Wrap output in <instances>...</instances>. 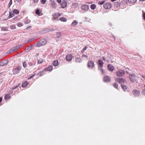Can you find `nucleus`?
I'll return each mask as SVG.
<instances>
[{
	"label": "nucleus",
	"mask_w": 145,
	"mask_h": 145,
	"mask_svg": "<svg viewBox=\"0 0 145 145\" xmlns=\"http://www.w3.org/2000/svg\"><path fill=\"white\" fill-rule=\"evenodd\" d=\"M47 43V40L46 39H42L40 40L36 45V46L39 47Z\"/></svg>",
	"instance_id": "1"
},
{
	"label": "nucleus",
	"mask_w": 145,
	"mask_h": 145,
	"mask_svg": "<svg viewBox=\"0 0 145 145\" xmlns=\"http://www.w3.org/2000/svg\"><path fill=\"white\" fill-rule=\"evenodd\" d=\"M129 78L131 81L133 82H135L137 80V77L134 74H131L129 73Z\"/></svg>",
	"instance_id": "2"
},
{
	"label": "nucleus",
	"mask_w": 145,
	"mask_h": 145,
	"mask_svg": "<svg viewBox=\"0 0 145 145\" xmlns=\"http://www.w3.org/2000/svg\"><path fill=\"white\" fill-rule=\"evenodd\" d=\"M125 73V71L122 70L118 71L116 73V76L118 77L123 76L124 75Z\"/></svg>",
	"instance_id": "3"
},
{
	"label": "nucleus",
	"mask_w": 145,
	"mask_h": 145,
	"mask_svg": "<svg viewBox=\"0 0 145 145\" xmlns=\"http://www.w3.org/2000/svg\"><path fill=\"white\" fill-rule=\"evenodd\" d=\"M94 67V62L92 60H89L88 63V67L90 69H93Z\"/></svg>",
	"instance_id": "4"
},
{
	"label": "nucleus",
	"mask_w": 145,
	"mask_h": 145,
	"mask_svg": "<svg viewBox=\"0 0 145 145\" xmlns=\"http://www.w3.org/2000/svg\"><path fill=\"white\" fill-rule=\"evenodd\" d=\"M115 81L119 83H124L125 82V80L122 78H118L115 79Z\"/></svg>",
	"instance_id": "5"
},
{
	"label": "nucleus",
	"mask_w": 145,
	"mask_h": 145,
	"mask_svg": "<svg viewBox=\"0 0 145 145\" xmlns=\"http://www.w3.org/2000/svg\"><path fill=\"white\" fill-rule=\"evenodd\" d=\"M22 46V45L21 44L19 45L16 46H14V47L12 48L11 49H10V50H9V51H10V52H12L14 51H16L17 50L19 49Z\"/></svg>",
	"instance_id": "6"
},
{
	"label": "nucleus",
	"mask_w": 145,
	"mask_h": 145,
	"mask_svg": "<svg viewBox=\"0 0 145 145\" xmlns=\"http://www.w3.org/2000/svg\"><path fill=\"white\" fill-rule=\"evenodd\" d=\"M54 31V29L50 28H44L41 30V32L44 33L50 31Z\"/></svg>",
	"instance_id": "7"
},
{
	"label": "nucleus",
	"mask_w": 145,
	"mask_h": 145,
	"mask_svg": "<svg viewBox=\"0 0 145 145\" xmlns=\"http://www.w3.org/2000/svg\"><path fill=\"white\" fill-rule=\"evenodd\" d=\"M103 81L105 82H109L111 80V78L108 76L106 75L103 77Z\"/></svg>",
	"instance_id": "8"
},
{
	"label": "nucleus",
	"mask_w": 145,
	"mask_h": 145,
	"mask_svg": "<svg viewBox=\"0 0 145 145\" xmlns=\"http://www.w3.org/2000/svg\"><path fill=\"white\" fill-rule=\"evenodd\" d=\"M8 63V60L5 59L3 60H1L0 61V66H2L7 65Z\"/></svg>",
	"instance_id": "9"
},
{
	"label": "nucleus",
	"mask_w": 145,
	"mask_h": 145,
	"mask_svg": "<svg viewBox=\"0 0 145 145\" xmlns=\"http://www.w3.org/2000/svg\"><path fill=\"white\" fill-rule=\"evenodd\" d=\"M133 94L135 97H138L140 94V91L137 89H134L133 91Z\"/></svg>",
	"instance_id": "10"
},
{
	"label": "nucleus",
	"mask_w": 145,
	"mask_h": 145,
	"mask_svg": "<svg viewBox=\"0 0 145 145\" xmlns=\"http://www.w3.org/2000/svg\"><path fill=\"white\" fill-rule=\"evenodd\" d=\"M21 67H18L17 68L13 69V74H17L21 70Z\"/></svg>",
	"instance_id": "11"
},
{
	"label": "nucleus",
	"mask_w": 145,
	"mask_h": 145,
	"mask_svg": "<svg viewBox=\"0 0 145 145\" xmlns=\"http://www.w3.org/2000/svg\"><path fill=\"white\" fill-rule=\"evenodd\" d=\"M104 7L106 9H110L111 7V4L109 3H106L103 5Z\"/></svg>",
	"instance_id": "12"
},
{
	"label": "nucleus",
	"mask_w": 145,
	"mask_h": 145,
	"mask_svg": "<svg viewBox=\"0 0 145 145\" xmlns=\"http://www.w3.org/2000/svg\"><path fill=\"white\" fill-rule=\"evenodd\" d=\"M107 67L108 70L110 71H113L115 69L114 67L110 64L108 65Z\"/></svg>",
	"instance_id": "13"
},
{
	"label": "nucleus",
	"mask_w": 145,
	"mask_h": 145,
	"mask_svg": "<svg viewBox=\"0 0 145 145\" xmlns=\"http://www.w3.org/2000/svg\"><path fill=\"white\" fill-rule=\"evenodd\" d=\"M89 8V6L88 5H82L81 7V8L83 10L87 11Z\"/></svg>",
	"instance_id": "14"
},
{
	"label": "nucleus",
	"mask_w": 145,
	"mask_h": 145,
	"mask_svg": "<svg viewBox=\"0 0 145 145\" xmlns=\"http://www.w3.org/2000/svg\"><path fill=\"white\" fill-rule=\"evenodd\" d=\"M72 57L71 54H67L66 57V59L68 61H70L71 60Z\"/></svg>",
	"instance_id": "15"
},
{
	"label": "nucleus",
	"mask_w": 145,
	"mask_h": 145,
	"mask_svg": "<svg viewBox=\"0 0 145 145\" xmlns=\"http://www.w3.org/2000/svg\"><path fill=\"white\" fill-rule=\"evenodd\" d=\"M53 66L52 65L49 66L47 68L44 69V71H51L52 70Z\"/></svg>",
	"instance_id": "16"
},
{
	"label": "nucleus",
	"mask_w": 145,
	"mask_h": 145,
	"mask_svg": "<svg viewBox=\"0 0 145 145\" xmlns=\"http://www.w3.org/2000/svg\"><path fill=\"white\" fill-rule=\"evenodd\" d=\"M67 3L65 1L63 2L61 4V7L63 8H65L67 6Z\"/></svg>",
	"instance_id": "17"
},
{
	"label": "nucleus",
	"mask_w": 145,
	"mask_h": 145,
	"mask_svg": "<svg viewBox=\"0 0 145 145\" xmlns=\"http://www.w3.org/2000/svg\"><path fill=\"white\" fill-rule=\"evenodd\" d=\"M121 86L122 88L125 91H126L128 88V87H127L124 84H122L121 85Z\"/></svg>",
	"instance_id": "18"
},
{
	"label": "nucleus",
	"mask_w": 145,
	"mask_h": 145,
	"mask_svg": "<svg viewBox=\"0 0 145 145\" xmlns=\"http://www.w3.org/2000/svg\"><path fill=\"white\" fill-rule=\"evenodd\" d=\"M45 71H44V70L43 71H41L39 72V73H38L37 74V75L40 76H42L43 74H44V72Z\"/></svg>",
	"instance_id": "19"
},
{
	"label": "nucleus",
	"mask_w": 145,
	"mask_h": 145,
	"mask_svg": "<svg viewBox=\"0 0 145 145\" xmlns=\"http://www.w3.org/2000/svg\"><path fill=\"white\" fill-rule=\"evenodd\" d=\"M104 63L103 61L100 59H99L98 61V64L100 67H102L103 66Z\"/></svg>",
	"instance_id": "20"
},
{
	"label": "nucleus",
	"mask_w": 145,
	"mask_h": 145,
	"mask_svg": "<svg viewBox=\"0 0 145 145\" xmlns=\"http://www.w3.org/2000/svg\"><path fill=\"white\" fill-rule=\"evenodd\" d=\"M59 20L63 22H65L67 21V19L64 17H60L59 18Z\"/></svg>",
	"instance_id": "21"
},
{
	"label": "nucleus",
	"mask_w": 145,
	"mask_h": 145,
	"mask_svg": "<svg viewBox=\"0 0 145 145\" xmlns=\"http://www.w3.org/2000/svg\"><path fill=\"white\" fill-rule=\"evenodd\" d=\"M59 63L57 60H55L53 62V64L55 66H56L58 65Z\"/></svg>",
	"instance_id": "22"
},
{
	"label": "nucleus",
	"mask_w": 145,
	"mask_h": 145,
	"mask_svg": "<svg viewBox=\"0 0 145 145\" xmlns=\"http://www.w3.org/2000/svg\"><path fill=\"white\" fill-rule=\"evenodd\" d=\"M12 12L14 14H18L20 12L18 10L14 9L13 10Z\"/></svg>",
	"instance_id": "23"
},
{
	"label": "nucleus",
	"mask_w": 145,
	"mask_h": 145,
	"mask_svg": "<svg viewBox=\"0 0 145 145\" xmlns=\"http://www.w3.org/2000/svg\"><path fill=\"white\" fill-rule=\"evenodd\" d=\"M52 7L54 8H56V7L57 5L56 3L55 2H53L52 3Z\"/></svg>",
	"instance_id": "24"
},
{
	"label": "nucleus",
	"mask_w": 145,
	"mask_h": 145,
	"mask_svg": "<svg viewBox=\"0 0 145 145\" xmlns=\"http://www.w3.org/2000/svg\"><path fill=\"white\" fill-rule=\"evenodd\" d=\"M27 60L25 61L24 62H23V67L25 68L27 67Z\"/></svg>",
	"instance_id": "25"
},
{
	"label": "nucleus",
	"mask_w": 145,
	"mask_h": 145,
	"mask_svg": "<svg viewBox=\"0 0 145 145\" xmlns=\"http://www.w3.org/2000/svg\"><path fill=\"white\" fill-rule=\"evenodd\" d=\"M75 61L76 62L80 63L82 62V60L80 57H77L75 59Z\"/></svg>",
	"instance_id": "26"
},
{
	"label": "nucleus",
	"mask_w": 145,
	"mask_h": 145,
	"mask_svg": "<svg viewBox=\"0 0 145 145\" xmlns=\"http://www.w3.org/2000/svg\"><path fill=\"white\" fill-rule=\"evenodd\" d=\"M28 84V82L25 81L22 84V86L24 88H25L26 87Z\"/></svg>",
	"instance_id": "27"
},
{
	"label": "nucleus",
	"mask_w": 145,
	"mask_h": 145,
	"mask_svg": "<svg viewBox=\"0 0 145 145\" xmlns=\"http://www.w3.org/2000/svg\"><path fill=\"white\" fill-rule=\"evenodd\" d=\"M114 5L116 7H119L120 5V3L118 2H116L114 3Z\"/></svg>",
	"instance_id": "28"
},
{
	"label": "nucleus",
	"mask_w": 145,
	"mask_h": 145,
	"mask_svg": "<svg viewBox=\"0 0 145 145\" xmlns=\"http://www.w3.org/2000/svg\"><path fill=\"white\" fill-rule=\"evenodd\" d=\"M90 8L92 10L95 9L96 8V5L95 4H92L90 5Z\"/></svg>",
	"instance_id": "29"
},
{
	"label": "nucleus",
	"mask_w": 145,
	"mask_h": 145,
	"mask_svg": "<svg viewBox=\"0 0 145 145\" xmlns=\"http://www.w3.org/2000/svg\"><path fill=\"white\" fill-rule=\"evenodd\" d=\"M30 21V20H29L27 18H26L24 20V22L25 24H28L29 23Z\"/></svg>",
	"instance_id": "30"
},
{
	"label": "nucleus",
	"mask_w": 145,
	"mask_h": 145,
	"mask_svg": "<svg viewBox=\"0 0 145 145\" xmlns=\"http://www.w3.org/2000/svg\"><path fill=\"white\" fill-rule=\"evenodd\" d=\"M137 0H128L129 3L131 4H133L136 2Z\"/></svg>",
	"instance_id": "31"
},
{
	"label": "nucleus",
	"mask_w": 145,
	"mask_h": 145,
	"mask_svg": "<svg viewBox=\"0 0 145 145\" xmlns=\"http://www.w3.org/2000/svg\"><path fill=\"white\" fill-rule=\"evenodd\" d=\"M52 16L53 17L54 19L56 20L57 18V13H54L52 15Z\"/></svg>",
	"instance_id": "32"
},
{
	"label": "nucleus",
	"mask_w": 145,
	"mask_h": 145,
	"mask_svg": "<svg viewBox=\"0 0 145 145\" xmlns=\"http://www.w3.org/2000/svg\"><path fill=\"white\" fill-rule=\"evenodd\" d=\"M8 28L7 27H1V30L3 31H7L8 30Z\"/></svg>",
	"instance_id": "33"
},
{
	"label": "nucleus",
	"mask_w": 145,
	"mask_h": 145,
	"mask_svg": "<svg viewBox=\"0 0 145 145\" xmlns=\"http://www.w3.org/2000/svg\"><path fill=\"white\" fill-rule=\"evenodd\" d=\"M14 14L13 13H12L11 12H10L9 15L8 16V18H11L13 17V16H14Z\"/></svg>",
	"instance_id": "34"
},
{
	"label": "nucleus",
	"mask_w": 145,
	"mask_h": 145,
	"mask_svg": "<svg viewBox=\"0 0 145 145\" xmlns=\"http://www.w3.org/2000/svg\"><path fill=\"white\" fill-rule=\"evenodd\" d=\"M28 64L29 66H32L34 65H35V63H32L31 62H29L28 63Z\"/></svg>",
	"instance_id": "35"
},
{
	"label": "nucleus",
	"mask_w": 145,
	"mask_h": 145,
	"mask_svg": "<svg viewBox=\"0 0 145 145\" xmlns=\"http://www.w3.org/2000/svg\"><path fill=\"white\" fill-rule=\"evenodd\" d=\"M56 36L57 38H59L61 36V33L60 32H58L56 33Z\"/></svg>",
	"instance_id": "36"
},
{
	"label": "nucleus",
	"mask_w": 145,
	"mask_h": 145,
	"mask_svg": "<svg viewBox=\"0 0 145 145\" xmlns=\"http://www.w3.org/2000/svg\"><path fill=\"white\" fill-rule=\"evenodd\" d=\"M88 47L87 46H85L83 48V50L81 51V52L83 53L84 52L85 50H86L87 48Z\"/></svg>",
	"instance_id": "37"
},
{
	"label": "nucleus",
	"mask_w": 145,
	"mask_h": 145,
	"mask_svg": "<svg viewBox=\"0 0 145 145\" xmlns=\"http://www.w3.org/2000/svg\"><path fill=\"white\" fill-rule=\"evenodd\" d=\"M113 86L115 88H116L117 89H118V86L117 84L115 83H113Z\"/></svg>",
	"instance_id": "38"
},
{
	"label": "nucleus",
	"mask_w": 145,
	"mask_h": 145,
	"mask_svg": "<svg viewBox=\"0 0 145 145\" xmlns=\"http://www.w3.org/2000/svg\"><path fill=\"white\" fill-rule=\"evenodd\" d=\"M78 4L77 3H75L74 5L73 4V8H75L78 6Z\"/></svg>",
	"instance_id": "39"
},
{
	"label": "nucleus",
	"mask_w": 145,
	"mask_h": 145,
	"mask_svg": "<svg viewBox=\"0 0 145 145\" xmlns=\"http://www.w3.org/2000/svg\"><path fill=\"white\" fill-rule=\"evenodd\" d=\"M78 23V22L76 20H74L73 21V25H76Z\"/></svg>",
	"instance_id": "40"
},
{
	"label": "nucleus",
	"mask_w": 145,
	"mask_h": 145,
	"mask_svg": "<svg viewBox=\"0 0 145 145\" xmlns=\"http://www.w3.org/2000/svg\"><path fill=\"white\" fill-rule=\"evenodd\" d=\"M35 39L34 38H32L29 39L27 41V42H32Z\"/></svg>",
	"instance_id": "41"
},
{
	"label": "nucleus",
	"mask_w": 145,
	"mask_h": 145,
	"mask_svg": "<svg viewBox=\"0 0 145 145\" xmlns=\"http://www.w3.org/2000/svg\"><path fill=\"white\" fill-rule=\"evenodd\" d=\"M10 98V95L9 94H7L5 96V98L6 99H8Z\"/></svg>",
	"instance_id": "42"
},
{
	"label": "nucleus",
	"mask_w": 145,
	"mask_h": 145,
	"mask_svg": "<svg viewBox=\"0 0 145 145\" xmlns=\"http://www.w3.org/2000/svg\"><path fill=\"white\" fill-rule=\"evenodd\" d=\"M10 28L11 29H16L15 26L14 25H12L10 26Z\"/></svg>",
	"instance_id": "43"
},
{
	"label": "nucleus",
	"mask_w": 145,
	"mask_h": 145,
	"mask_svg": "<svg viewBox=\"0 0 145 145\" xmlns=\"http://www.w3.org/2000/svg\"><path fill=\"white\" fill-rule=\"evenodd\" d=\"M17 25L19 27H20L22 26V24L20 22H19L17 23Z\"/></svg>",
	"instance_id": "44"
},
{
	"label": "nucleus",
	"mask_w": 145,
	"mask_h": 145,
	"mask_svg": "<svg viewBox=\"0 0 145 145\" xmlns=\"http://www.w3.org/2000/svg\"><path fill=\"white\" fill-rule=\"evenodd\" d=\"M41 2L42 4H44L46 2V0H41Z\"/></svg>",
	"instance_id": "45"
},
{
	"label": "nucleus",
	"mask_w": 145,
	"mask_h": 145,
	"mask_svg": "<svg viewBox=\"0 0 145 145\" xmlns=\"http://www.w3.org/2000/svg\"><path fill=\"white\" fill-rule=\"evenodd\" d=\"M99 69L100 71H101V72H102V73L103 74H104V73H105V72L104 71H103V69L101 68H99Z\"/></svg>",
	"instance_id": "46"
},
{
	"label": "nucleus",
	"mask_w": 145,
	"mask_h": 145,
	"mask_svg": "<svg viewBox=\"0 0 145 145\" xmlns=\"http://www.w3.org/2000/svg\"><path fill=\"white\" fill-rule=\"evenodd\" d=\"M35 13L36 14L38 15H39L40 13V12L39 10L38 9H37Z\"/></svg>",
	"instance_id": "47"
},
{
	"label": "nucleus",
	"mask_w": 145,
	"mask_h": 145,
	"mask_svg": "<svg viewBox=\"0 0 145 145\" xmlns=\"http://www.w3.org/2000/svg\"><path fill=\"white\" fill-rule=\"evenodd\" d=\"M105 1H100L98 2V3L99 5H103L105 3Z\"/></svg>",
	"instance_id": "48"
},
{
	"label": "nucleus",
	"mask_w": 145,
	"mask_h": 145,
	"mask_svg": "<svg viewBox=\"0 0 145 145\" xmlns=\"http://www.w3.org/2000/svg\"><path fill=\"white\" fill-rule=\"evenodd\" d=\"M12 0H10V2H9V3L8 4V7H10V6L11 5H12Z\"/></svg>",
	"instance_id": "49"
},
{
	"label": "nucleus",
	"mask_w": 145,
	"mask_h": 145,
	"mask_svg": "<svg viewBox=\"0 0 145 145\" xmlns=\"http://www.w3.org/2000/svg\"><path fill=\"white\" fill-rule=\"evenodd\" d=\"M143 19L145 20V12L143 11Z\"/></svg>",
	"instance_id": "50"
},
{
	"label": "nucleus",
	"mask_w": 145,
	"mask_h": 145,
	"mask_svg": "<svg viewBox=\"0 0 145 145\" xmlns=\"http://www.w3.org/2000/svg\"><path fill=\"white\" fill-rule=\"evenodd\" d=\"M57 17H59V16H60L61 15V14L60 13H57Z\"/></svg>",
	"instance_id": "51"
},
{
	"label": "nucleus",
	"mask_w": 145,
	"mask_h": 145,
	"mask_svg": "<svg viewBox=\"0 0 145 145\" xmlns=\"http://www.w3.org/2000/svg\"><path fill=\"white\" fill-rule=\"evenodd\" d=\"M142 93L143 95H145V89L142 90Z\"/></svg>",
	"instance_id": "52"
},
{
	"label": "nucleus",
	"mask_w": 145,
	"mask_h": 145,
	"mask_svg": "<svg viewBox=\"0 0 145 145\" xmlns=\"http://www.w3.org/2000/svg\"><path fill=\"white\" fill-rule=\"evenodd\" d=\"M33 2L34 3H37L39 1V0H33Z\"/></svg>",
	"instance_id": "53"
},
{
	"label": "nucleus",
	"mask_w": 145,
	"mask_h": 145,
	"mask_svg": "<svg viewBox=\"0 0 145 145\" xmlns=\"http://www.w3.org/2000/svg\"><path fill=\"white\" fill-rule=\"evenodd\" d=\"M26 50H27L28 52H29L30 50H31L29 48V47L28 46H27V48L26 49Z\"/></svg>",
	"instance_id": "54"
},
{
	"label": "nucleus",
	"mask_w": 145,
	"mask_h": 145,
	"mask_svg": "<svg viewBox=\"0 0 145 145\" xmlns=\"http://www.w3.org/2000/svg\"><path fill=\"white\" fill-rule=\"evenodd\" d=\"M18 86H15L12 88V89H16V88L17 87H18Z\"/></svg>",
	"instance_id": "55"
},
{
	"label": "nucleus",
	"mask_w": 145,
	"mask_h": 145,
	"mask_svg": "<svg viewBox=\"0 0 145 145\" xmlns=\"http://www.w3.org/2000/svg\"><path fill=\"white\" fill-rule=\"evenodd\" d=\"M82 56V57H85L86 58H87L88 57V56L87 55H83Z\"/></svg>",
	"instance_id": "56"
},
{
	"label": "nucleus",
	"mask_w": 145,
	"mask_h": 145,
	"mask_svg": "<svg viewBox=\"0 0 145 145\" xmlns=\"http://www.w3.org/2000/svg\"><path fill=\"white\" fill-rule=\"evenodd\" d=\"M36 75V73H34V74H31V75H31V76H32V77H33L34 76H35V75Z\"/></svg>",
	"instance_id": "57"
},
{
	"label": "nucleus",
	"mask_w": 145,
	"mask_h": 145,
	"mask_svg": "<svg viewBox=\"0 0 145 145\" xmlns=\"http://www.w3.org/2000/svg\"><path fill=\"white\" fill-rule=\"evenodd\" d=\"M57 2L59 3H60L61 2V0H57Z\"/></svg>",
	"instance_id": "58"
},
{
	"label": "nucleus",
	"mask_w": 145,
	"mask_h": 145,
	"mask_svg": "<svg viewBox=\"0 0 145 145\" xmlns=\"http://www.w3.org/2000/svg\"><path fill=\"white\" fill-rule=\"evenodd\" d=\"M42 61H41L40 60H39L38 61V63L40 64V63H42Z\"/></svg>",
	"instance_id": "59"
},
{
	"label": "nucleus",
	"mask_w": 145,
	"mask_h": 145,
	"mask_svg": "<svg viewBox=\"0 0 145 145\" xmlns=\"http://www.w3.org/2000/svg\"><path fill=\"white\" fill-rule=\"evenodd\" d=\"M142 77L145 80V76L144 75H142Z\"/></svg>",
	"instance_id": "60"
},
{
	"label": "nucleus",
	"mask_w": 145,
	"mask_h": 145,
	"mask_svg": "<svg viewBox=\"0 0 145 145\" xmlns=\"http://www.w3.org/2000/svg\"><path fill=\"white\" fill-rule=\"evenodd\" d=\"M32 77L31 75H29V78H28V79H30L31 78H32Z\"/></svg>",
	"instance_id": "61"
},
{
	"label": "nucleus",
	"mask_w": 145,
	"mask_h": 145,
	"mask_svg": "<svg viewBox=\"0 0 145 145\" xmlns=\"http://www.w3.org/2000/svg\"><path fill=\"white\" fill-rule=\"evenodd\" d=\"M32 45H31L29 48L30 50H31L32 49Z\"/></svg>",
	"instance_id": "62"
},
{
	"label": "nucleus",
	"mask_w": 145,
	"mask_h": 145,
	"mask_svg": "<svg viewBox=\"0 0 145 145\" xmlns=\"http://www.w3.org/2000/svg\"><path fill=\"white\" fill-rule=\"evenodd\" d=\"M31 27L30 26H28V27H27L26 28V29H28L29 28H31Z\"/></svg>",
	"instance_id": "63"
},
{
	"label": "nucleus",
	"mask_w": 145,
	"mask_h": 145,
	"mask_svg": "<svg viewBox=\"0 0 145 145\" xmlns=\"http://www.w3.org/2000/svg\"><path fill=\"white\" fill-rule=\"evenodd\" d=\"M102 58L103 60L105 61V58L104 57H103Z\"/></svg>",
	"instance_id": "64"
}]
</instances>
